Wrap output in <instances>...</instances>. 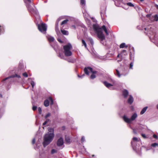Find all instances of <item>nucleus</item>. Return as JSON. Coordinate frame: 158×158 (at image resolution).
<instances>
[{
	"label": "nucleus",
	"instance_id": "obj_1",
	"mask_svg": "<svg viewBox=\"0 0 158 158\" xmlns=\"http://www.w3.org/2000/svg\"><path fill=\"white\" fill-rule=\"evenodd\" d=\"M93 27L94 31L97 33L98 37L102 41L103 40L105 39V36L103 33L102 29L104 31L106 35H108L107 30L105 25L102 26L101 28H100L98 25L94 24L93 25Z\"/></svg>",
	"mask_w": 158,
	"mask_h": 158
},
{
	"label": "nucleus",
	"instance_id": "obj_2",
	"mask_svg": "<svg viewBox=\"0 0 158 158\" xmlns=\"http://www.w3.org/2000/svg\"><path fill=\"white\" fill-rule=\"evenodd\" d=\"M54 137V134L49 133L48 132L44 136V141L43 143V145L44 147H45L49 144L53 140Z\"/></svg>",
	"mask_w": 158,
	"mask_h": 158
},
{
	"label": "nucleus",
	"instance_id": "obj_3",
	"mask_svg": "<svg viewBox=\"0 0 158 158\" xmlns=\"http://www.w3.org/2000/svg\"><path fill=\"white\" fill-rule=\"evenodd\" d=\"M64 53L66 56H71L72 53L70 50L72 48V46L70 43L63 46Z\"/></svg>",
	"mask_w": 158,
	"mask_h": 158
},
{
	"label": "nucleus",
	"instance_id": "obj_4",
	"mask_svg": "<svg viewBox=\"0 0 158 158\" xmlns=\"http://www.w3.org/2000/svg\"><path fill=\"white\" fill-rule=\"evenodd\" d=\"M38 28L39 30L41 32L46 31L47 30V27L45 24L42 23L38 25Z\"/></svg>",
	"mask_w": 158,
	"mask_h": 158
},
{
	"label": "nucleus",
	"instance_id": "obj_5",
	"mask_svg": "<svg viewBox=\"0 0 158 158\" xmlns=\"http://www.w3.org/2000/svg\"><path fill=\"white\" fill-rule=\"evenodd\" d=\"M88 70L91 72L92 74H94L95 73H97V71H93V69L92 68H91L90 67H88L87 68H85L84 69V71L85 72V74H86L87 75H89V72L88 71Z\"/></svg>",
	"mask_w": 158,
	"mask_h": 158
},
{
	"label": "nucleus",
	"instance_id": "obj_6",
	"mask_svg": "<svg viewBox=\"0 0 158 158\" xmlns=\"http://www.w3.org/2000/svg\"><path fill=\"white\" fill-rule=\"evenodd\" d=\"M63 143V140L62 137H60L58 139L57 142V145L58 146H60L62 145Z\"/></svg>",
	"mask_w": 158,
	"mask_h": 158
},
{
	"label": "nucleus",
	"instance_id": "obj_7",
	"mask_svg": "<svg viewBox=\"0 0 158 158\" xmlns=\"http://www.w3.org/2000/svg\"><path fill=\"white\" fill-rule=\"evenodd\" d=\"M15 77H17L18 78H20L21 77L20 75H18L17 74H15V75H11L10 76H9L8 77H6L4 79H3L2 80V81L3 82L6 80L10 78H13Z\"/></svg>",
	"mask_w": 158,
	"mask_h": 158
},
{
	"label": "nucleus",
	"instance_id": "obj_8",
	"mask_svg": "<svg viewBox=\"0 0 158 158\" xmlns=\"http://www.w3.org/2000/svg\"><path fill=\"white\" fill-rule=\"evenodd\" d=\"M124 98H126L127 97L129 94V93L127 89H124L122 92Z\"/></svg>",
	"mask_w": 158,
	"mask_h": 158
},
{
	"label": "nucleus",
	"instance_id": "obj_9",
	"mask_svg": "<svg viewBox=\"0 0 158 158\" xmlns=\"http://www.w3.org/2000/svg\"><path fill=\"white\" fill-rule=\"evenodd\" d=\"M133 102V98L132 96L131 95H129V97L127 100L128 103L131 105L132 104Z\"/></svg>",
	"mask_w": 158,
	"mask_h": 158
},
{
	"label": "nucleus",
	"instance_id": "obj_10",
	"mask_svg": "<svg viewBox=\"0 0 158 158\" xmlns=\"http://www.w3.org/2000/svg\"><path fill=\"white\" fill-rule=\"evenodd\" d=\"M123 119L127 123H130L131 122V119L128 118L125 115H124L123 117Z\"/></svg>",
	"mask_w": 158,
	"mask_h": 158
},
{
	"label": "nucleus",
	"instance_id": "obj_11",
	"mask_svg": "<svg viewBox=\"0 0 158 158\" xmlns=\"http://www.w3.org/2000/svg\"><path fill=\"white\" fill-rule=\"evenodd\" d=\"M103 83L104 84V85L108 88H109L110 86H113V85L112 84L108 83L106 81H104L103 82Z\"/></svg>",
	"mask_w": 158,
	"mask_h": 158
},
{
	"label": "nucleus",
	"instance_id": "obj_12",
	"mask_svg": "<svg viewBox=\"0 0 158 158\" xmlns=\"http://www.w3.org/2000/svg\"><path fill=\"white\" fill-rule=\"evenodd\" d=\"M137 117V114L136 113H134L131 116V121H133Z\"/></svg>",
	"mask_w": 158,
	"mask_h": 158
},
{
	"label": "nucleus",
	"instance_id": "obj_13",
	"mask_svg": "<svg viewBox=\"0 0 158 158\" xmlns=\"http://www.w3.org/2000/svg\"><path fill=\"white\" fill-rule=\"evenodd\" d=\"M147 108H148L147 106H146V107H144L142 109V110L141 111L140 113V114H143L145 112V111L147 110Z\"/></svg>",
	"mask_w": 158,
	"mask_h": 158
},
{
	"label": "nucleus",
	"instance_id": "obj_14",
	"mask_svg": "<svg viewBox=\"0 0 158 158\" xmlns=\"http://www.w3.org/2000/svg\"><path fill=\"white\" fill-rule=\"evenodd\" d=\"M44 105L46 107H47L49 105V102L48 99H46L44 101Z\"/></svg>",
	"mask_w": 158,
	"mask_h": 158
},
{
	"label": "nucleus",
	"instance_id": "obj_15",
	"mask_svg": "<svg viewBox=\"0 0 158 158\" xmlns=\"http://www.w3.org/2000/svg\"><path fill=\"white\" fill-rule=\"evenodd\" d=\"M115 71L116 73H115V75L117 76L118 77H120L121 74H120L119 71L117 69H116Z\"/></svg>",
	"mask_w": 158,
	"mask_h": 158
},
{
	"label": "nucleus",
	"instance_id": "obj_16",
	"mask_svg": "<svg viewBox=\"0 0 158 158\" xmlns=\"http://www.w3.org/2000/svg\"><path fill=\"white\" fill-rule=\"evenodd\" d=\"M128 46L125 45V43H122L120 44L119 46L120 48H127Z\"/></svg>",
	"mask_w": 158,
	"mask_h": 158
},
{
	"label": "nucleus",
	"instance_id": "obj_17",
	"mask_svg": "<svg viewBox=\"0 0 158 158\" xmlns=\"http://www.w3.org/2000/svg\"><path fill=\"white\" fill-rule=\"evenodd\" d=\"M28 10L30 12H33L34 11V10L33 8L31 7V6H28L27 7Z\"/></svg>",
	"mask_w": 158,
	"mask_h": 158
},
{
	"label": "nucleus",
	"instance_id": "obj_18",
	"mask_svg": "<svg viewBox=\"0 0 158 158\" xmlns=\"http://www.w3.org/2000/svg\"><path fill=\"white\" fill-rule=\"evenodd\" d=\"M48 41L50 42H53V41L54 40V38L52 36H50L48 37Z\"/></svg>",
	"mask_w": 158,
	"mask_h": 158
},
{
	"label": "nucleus",
	"instance_id": "obj_19",
	"mask_svg": "<svg viewBox=\"0 0 158 158\" xmlns=\"http://www.w3.org/2000/svg\"><path fill=\"white\" fill-rule=\"evenodd\" d=\"M4 31V28L3 26H0V35L3 33Z\"/></svg>",
	"mask_w": 158,
	"mask_h": 158
},
{
	"label": "nucleus",
	"instance_id": "obj_20",
	"mask_svg": "<svg viewBox=\"0 0 158 158\" xmlns=\"http://www.w3.org/2000/svg\"><path fill=\"white\" fill-rule=\"evenodd\" d=\"M61 31L62 34L64 35H68V31H66L61 30Z\"/></svg>",
	"mask_w": 158,
	"mask_h": 158
},
{
	"label": "nucleus",
	"instance_id": "obj_21",
	"mask_svg": "<svg viewBox=\"0 0 158 158\" xmlns=\"http://www.w3.org/2000/svg\"><path fill=\"white\" fill-rule=\"evenodd\" d=\"M68 21H69L68 19H67L65 20L62 22L60 25H62L64 24H66L67 23H68Z\"/></svg>",
	"mask_w": 158,
	"mask_h": 158
},
{
	"label": "nucleus",
	"instance_id": "obj_22",
	"mask_svg": "<svg viewBox=\"0 0 158 158\" xmlns=\"http://www.w3.org/2000/svg\"><path fill=\"white\" fill-rule=\"evenodd\" d=\"M48 99L51 102L50 105H52L53 104V100L52 97H49Z\"/></svg>",
	"mask_w": 158,
	"mask_h": 158
},
{
	"label": "nucleus",
	"instance_id": "obj_23",
	"mask_svg": "<svg viewBox=\"0 0 158 158\" xmlns=\"http://www.w3.org/2000/svg\"><path fill=\"white\" fill-rule=\"evenodd\" d=\"M121 54L124 56H126L127 55V51L125 50H123L121 52Z\"/></svg>",
	"mask_w": 158,
	"mask_h": 158
},
{
	"label": "nucleus",
	"instance_id": "obj_24",
	"mask_svg": "<svg viewBox=\"0 0 158 158\" xmlns=\"http://www.w3.org/2000/svg\"><path fill=\"white\" fill-rule=\"evenodd\" d=\"M48 131H49L48 132H49V133H53V134H54V129L53 128H48Z\"/></svg>",
	"mask_w": 158,
	"mask_h": 158
},
{
	"label": "nucleus",
	"instance_id": "obj_25",
	"mask_svg": "<svg viewBox=\"0 0 158 158\" xmlns=\"http://www.w3.org/2000/svg\"><path fill=\"white\" fill-rule=\"evenodd\" d=\"M88 39L89 41L91 44L93 45L94 44V42L92 39L91 37H89L88 38Z\"/></svg>",
	"mask_w": 158,
	"mask_h": 158
},
{
	"label": "nucleus",
	"instance_id": "obj_26",
	"mask_svg": "<svg viewBox=\"0 0 158 158\" xmlns=\"http://www.w3.org/2000/svg\"><path fill=\"white\" fill-rule=\"evenodd\" d=\"M108 80L109 81L112 82L113 84H114V81L113 79L111 78H108Z\"/></svg>",
	"mask_w": 158,
	"mask_h": 158
},
{
	"label": "nucleus",
	"instance_id": "obj_27",
	"mask_svg": "<svg viewBox=\"0 0 158 158\" xmlns=\"http://www.w3.org/2000/svg\"><path fill=\"white\" fill-rule=\"evenodd\" d=\"M154 20L155 21H158V16L157 15H155L154 16Z\"/></svg>",
	"mask_w": 158,
	"mask_h": 158
},
{
	"label": "nucleus",
	"instance_id": "obj_28",
	"mask_svg": "<svg viewBox=\"0 0 158 158\" xmlns=\"http://www.w3.org/2000/svg\"><path fill=\"white\" fill-rule=\"evenodd\" d=\"M81 4V5H85V0H80Z\"/></svg>",
	"mask_w": 158,
	"mask_h": 158
},
{
	"label": "nucleus",
	"instance_id": "obj_29",
	"mask_svg": "<svg viewBox=\"0 0 158 158\" xmlns=\"http://www.w3.org/2000/svg\"><path fill=\"white\" fill-rule=\"evenodd\" d=\"M151 146L154 147H158V143H154L151 144Z\"/></svg>",
	"mask_w": 158,
	"mask_h": 158
},
{
	"label": "nucleus",
	"instance_id": "obj_30",
	"mask_svg": "<svg viewBox=\"0 0 158 158\" xmlns=\"http://www.w3.org/2000/svg\"><path fill=\"white\" fill-rule=\"evenodd\" d=\"M82 44L84 46L85 48H87L86 44L85 41L83 40H82Z\"/></svg>",
	"mask_w": 158,
	"mask_h": 158
},
{
	"label": "nucleus",
	"instance_id": "obj_31",
	"mask_svg": "<svg viewBox=\"0 0 158 158\" xmlns=\"http://www.w3.org/2000/svg\"><path fill=\"white\" fill-rule=\"evenodd\" d=\"M57 151L54 149H52L51 151V153L52 154H54V153H56Z\"/></svg>",
	"mask_w": 158,
	"mask_h": 158
},
{
	"label": "nucleus",
	"instance_id": "obj_32",
	"mask_svg": "<svg viewBox=\"0 0 158 158\" xmlns=\"http://www.w3.org/2000/svg\"><path fill=\"white\" fill-rule=\"evenodd\" d=\"M127 4L130 6L133 7L134 6V5L131 2L127 3Z\"/></svg>",
	"mask_w": 158,
	"mask_h": 158
},
{
	"label": "nucleus",
	"instance_id": "obj_33",
	"mask_svg": "<svg viewBox=\"0 0 158 158\" xmlns=\"http://www.w3.org/2000/svg\"><path fill=\"white\" fill-rule=\"evenodd\" d=\"M90 78L91 79H94V78L96 77V76L94 75V74H92L91 76H90Z\"/></svg>",
	"mask_w": 158,
	"mask_h": 158
},
{
	"label": "nucleus",
	"instance_id": "obj_34",
	"mask_svg": "<svg viewBox=\"0 0 158 158\" xmlns=\"http://www.w3.org/2000/svg\"><path fill=\"white\" fill-rule=\"evenodd\" d=\"M38 110L39 111V113L40 114H41L42 110L40 107H39L38 108Z\"/></svg>",
	"mask_w": 158,
	"mask_h": 158
},
{
	"label": "nucleus",
	"instance_id": "obj_35",
	"mask_svg": "<svg viewBox=\"0 0 158 158\" xmlns=\"http://www.w3.org/2000/svg\"><path fill=\"white\" fill-rule=\"evenodd\" d=\"M23 75L26 77H27L28 76L26 72L23 73Z\"/></svg>",
	"mask_w": 158,
	"mask_h": 158
},
{
	"label": "nucleus",
	"instance_id": "obj_36",
	"mask_svg": "<svg viewBox=\"0 0 158 158\" xmlns=\"http://www.w3.org/2000/svg\"><path fill=\"white\" fill-rule=\"evenodd\" d=\"M133 65V63L132 62H131L130 63V67H129L130 69H132Z\"/></svg>",
	"mask_w": 158,
	"mask_h": 158
},
{
	"label": "nucleus",
	"instance_id": "obj_37",
	"mask_svg": "<svg viewBox=\"0 0 158 158\" xmlns=\"http://www.w3.org/2000/svg\"><path fill=\"white\" fill-rule=\"evenodd\" d=\"M68 61L69 62H71L72 63H74V60H73L69 59L68 60Z\"/></svg>",
	"mask_w": 158,
	"mask_h": 158
},
{
	"label": "nucleus",
	"instance_id": "obj_38",
	"mask_svg": "<svg viewBox=\"0 0 158 158\" xmlns=\"http://www.w3.org/2000/svg\"><path fill=\"white\" fill-rule=\"evenodd\" d=\"M51 115L50 113H48L45 116V118H47L49 117Z\"/></svg>",
	"mask_w": 158,
	"mask_h": 158
},
{
	"label": "nucleus",
	"instance_id": "obj_39",
	"mask_svg": "<svg viewBox=\"0 0 158 158\" xmlns=\"http://www.w3.org/2000/svg\"><path fill=\"white\" fill-rule=\"evenodd\" d=\"M31 84L32 86V87L33 88L34 85H35V82L33 81H31Z\"/></svg>",
	"mask_w": 158,
	"mask_h": 158
},
{
	"label": "nucleus",
	"instance_id": "obj_40",
	"mask_svg": "<svg viewBox=\"0 0 158 158\" xmlns=\"http://www.w3.org/2000/svg\"><path fill=\"white\" fill-rule=\"evenodd\" d=\"M133 140L134 141H138V138L135 137H134L133 138Z\"/></svg>",
	"mask_w": 158,
	"mask_h": 158
},
{
	"label": "nucleus",
	"instance_id": "obj_41",
	"mask_svg": "<svg viewBox=\"0 0 158 158\" xmlns=\"http://www.w3.org/2000/svg\"><path fill=\"white\" fill-rule=\"evenodd\" d=\"M59 56L60 57L61 59H63V56L62 54L60 53H59Z\"/></svg>",
	"mask_w": 158,
	"mask_h": 158
},
{
	"label": "nucleus",
	"instance_id": "obj_42",
	"mask_svg": "<svg viewBox=\"0 0 158 158\" xmlns=\"http://www.w3.org/2000/svg\"><path fill=\"white\" fill-rule=\"evenodd\" d=\"M66 141L68 143H69L70 142V139L69 138H65Z\"/></svg>",
	"mask_w": 158,
	"mask_h": 158
},
{
	"label": "nucleus",
	"instance_id": "obj_43",
	"mask_svg": "<svg viewBox=\"0 0 158 158\" xmlns=\"http://www.w3.org/2000/svg\"><path fill=\"white\" fill-rule=\"evenodd\" d=\"M37 107L35 106H33L32 107V110L33 111H35L36 110Z\"/></svg>",
	"mask_w": 158,
	"mask_h": 158
},
{
	"label": "nucleus",
	"instance_id": "obj_44",
	"mask_svg": "<svg viewBox=\"0 0 158 158\" xmlns=\"http://www.w3.org/2000/svg\"><path fill=\"white\" fill-rule=\"evenodd\" d=\"M85 141V138L84 137H82L81 139V143Z\"/></svg>",
	"mask_w": 158,
	"mask_h": 158
},
{
	"label": "nucleus",
	"instance_id": "obj_45",
	"mask_svg": "<svg viewBox=\"0 0 158 158\" xmlns=\"http://www.w3.org/2000/svg\"><path fill=\"white\" fill-rule=\"evenodd\" d=\"M153 137L154 138L156 139H157L158 138L157 136L155 134H154L153 135Z\"/></svg>",
	"mask_w": 158,
	"mask_h": 158
},
{
	"label": "nucleus",
	"instance_id": "obj_46",
	"mask_svg": "<svg viewBox=\"0 0 158 158\" xmlns=\"http://www.w3.org/2000/svg\"><path fill=\"white\" fill-rule=\"evenodd\" d=\"M60 20V19H58L57 20V21H56V26H58V22H59V21Z\"/></svg>",
	"mask_w": 158,
	"mask_h": 158
},
{
	"label": "nucleus",
	"instance_id": "obj_47",
	"mask_svg": "<svg viewBox=\"0 0 158 158\" xmlns=\"http://www.w3.org/2000/svg\"><path fill=\"white\" fill-rule=\"evenodd\" d=\"M141 135L142 136V137H143L145 139V138H147V137L146 136V135H145V134H141Z\"/></svg>",
	"mask_w": 158,
	"mask_h": 158
},
{
	"label": "nucleus",
	"instance_id": "obj_48",
	"mask_svg": "<svg viewBox=\"0 0 158 158\" xmlns=\"http://www.w3.org/2000/svg\"><path fill=\"white\" fill-rule=\"evenodd\" d=\"M57 40L60 43H63V41H62L60 39H59V38L58 39H57Z\"/></svg>",
	"mask_w": 158,
	"mask_h": 158
},
{
	"label": "nucleus",
	"instance_id": "obj_49",
	"mask_svg": "<svg viewBox=\"0 0 158 158\" xmlns=\"http://www.w3.org/2000/svg\"><path fill=\"white\" fill-rule=\"evenodd\" d=\"M48 121L49 119H47V120L45 121L43 124V126L45 125L46 124L48 121Z\"/></svg>",
	"mask_w": 158,
	"mask_h": 158
},
{
	"label": "nucleus",
	"instance_id": "obj_50",
	"mask_svg": "<svg viewBox=\"0 0 158 158\" xmlns=\"http://www.w3.org/2000/svg\"><path fill=\"white\" fill-rule=\"evenodd\" d=\"M35 143V138L33 139H32V144H34Z\"/></svg>",
	"mask_w": 158,
	"mask_h": 158
},
{
	"label": "nucleus",
	"instance_id": "obj_51",
	"mask_svg": "<svg viewBox=\"0 0 158 158\" xmlns=\"http://www.w3.org/2000/svg\"><path fill=\"white\" fill-rule=\"evenodd\" d=\"M151 15L147 14L146 15V17L148 18H149L150 17Z\"/></svg>",
	"mask_w": 158,
	"mask_h": 158
},
{
	"label": "nucleus",
	"instance_id": "obj_52",
	"mask_svg": "<svg viewBox=\"0 0 158 158\" xmlns=\"http://www.w3.org/2000/svg\"><path fill=\"white\" fill-rule=\"evenodd\" d=\"M155 6L156 7V9H158V5L156 4L155 5Z\"/></svg>",
	"mask_w": 158,
	"mask_h": 158
},
{
	"label": "nucleus",
	"instance_id": "obj_53",
	"mask_svg": "<svg viewBox=\"0 0 158 158\" xmlns=\"http://www.w3.org/2000/svg\"><path fill=\"white\" fill-rule=\"evenodd\" d=\"M72 27H73L74 29L76 28V27L75 25H73L72 26Z\"/></svg>",
	"mask_w": 158,
	"mask_h": 158
},
{
	"label": "nucleus",
	"instance_id": "obj_54",
	"mask_svg": "<svg viewBox=\"0 0 158 158\" xmlns=\"http://www.w3.org/2000/svg\"><path fill=\"white\" fill-rule=\"evenodd\" d=\"M133 132L135 134H136V132L134 130H133Z\"/></svg>",
	"mask_w": 158,
	"mask_h": 158
},
{
	"label": "nucleus",
	"instance_id": "obj_55",
	"mask_svg": "<svg viewBox=\"0 0 158 158\" xmlns=\"http://www.w3.org/2000/svg\"><path fill=\"white\" fill-rule=\"evenodd\" d=\"M27 0L28 2H31V0Z\"/></svg>",
	"mask_w": 158,
	"mask_h": 158
},
{
	"label": "nucleus",
	"instance_id": "obj_56",
	"mask_svg": "<svg viewBox=\"0 0 158 158\" xmlns=\"http://www.w3.org/2000/svg\"><path fill=\"white\" fill-rule=\"evenodd\" d=\"M119 55H120L119 54H118V55H117V57H119Z\"/></svg>",
	"mask_w": 158,
	"mask_h": 158
},
{
	"label": "nucleus",
	"instance_id": "obj_57",
	"mask_svg": "<svg viewBox=\"0 0 158 158\" xmlns=\"http://www.w3.org/2000/svg\"><path fill=\"white\" fill-rule=\"evenodd\" d=\"M156 107L157 109H158V104L156 106Z\"/></svg>",
	"mask_w": 158,
	"mask_h": 158
},
{
	"label": "nucleus",
	"instance_id": "obj_58",
	"mask_svg": "<svg viewBox=\"0 0 158 158\" xmlns=\"http://www.w3.org/2000/svg\"><path fill=\"white\" fill-rule=\"evenodd\" d=\"M92 157L94 156V155H92Z\"/></svg>",
	"mask_w": 158,
	"mask_h": 158
},
{
	"label": "nucleus",
	"instance_id": "obj_59",
	"mask_svg": "<svg viewBox=\"0 0 158 158\" xmlns=\"http://www.w3.org/2000/svg\"><path fill=\"white\" fill-rule=\"evenodd\" d=\"M140 1L141 2H143V0H140Z\"/></svg>",
	"mask_w": 158,
	"mask_h": 158
},
{
	"label": "nucleus",
	"instance_id": "obj_60",
	"mask_svg": "<svg viewBox=\"0 0 158 158\" xmlns=\"http://www.w3.org/2000/svg\"><path fill=\"white\" fill-rule=\"evenodd\" d=\"M78 76L79 77H81L80 76H79V75H78Z\"/></svg>",
	"mask_w": 158,
	"mask_h": 158
},
{
	"label": "nucleus",
	"instance_id": "obj_61",
	"mask_svg": "<svg viewBox=\"0 0 158 158\" xmlns=\"http://www.w3.org/2000/svg\"><path fill=\"white\" fill-rule=\"evenodd\" d=\"M145 30H146V28H145Z\"/></svg>",
	"mask_w": 158,
	"mask_h": 158
}]
</instances>
